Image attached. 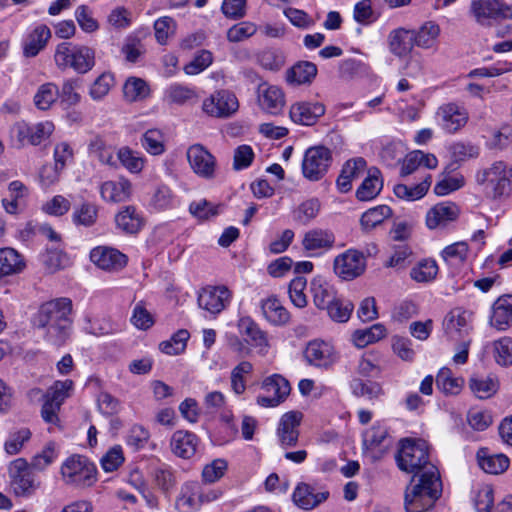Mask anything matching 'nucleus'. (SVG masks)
Masks as SVG:
<instances>
[{
	"mask_svg": "<svg viewBox=\"0 0 512 512\" xmlns=\"http://www.w3.org/2000/svg\"><path fill=\"white\" fill-rule=\"evenodd\" d=\"M398 468L413 474L405 490L407 512H427L442 493V482L437 467L429 460L426 441L402 439L396 454Z\"/></svg>",
	"mask_w": 512,
	"mask_h": 512,
	"instance_id": "1",
	"label": "nucleus"
},
{
	"mask_svg": "<svg viewBox=\"0 0 512 512\" xmlns=\"http://www.w3.org/2000/svg\"><path fill=\"white\" fill-rule=\"evenodd\" d=\"M72 301L69 298H57L44 303L36 316L38 328H45V339L55 345L62 346L70 335L72 320Z\"/></svg>",
	"mask_w": 512,
	"mask_h": 512,
	"instance_id": "2",
	"label": "nucleus"
},
{
	"mask_svg": "<svg viewBox=\"0 0 512 512\" xmlns=\"http://www.w3.org/2000/svg\"><path fill=\"white\" fill-rule=\"evenodd\" d=\"M54 61L60 70L70 68L77 73L85 74L95 65V52L85 45L62 42L56 47Z\"/></svg>",
	"mask_w": 512,
	"mask_h": 512,
	"instance_id": "3",
	"label": "nucleus"
},
{
	"mask_svg": "<svg viewBox=\"0 0 512 512\" xmlns=\"http://www.w3.org/2000/svg\"><path fill=\"white\" fill-rule=\"evenodd\" d=\"M476 181L491 193L493 198L507 197L512 192V168L502 161L476 174Z\"/></svg>",
	"mask_w": 512,
	"mask_h": 512,
	"instance_id": "4",
	"label": "nucleus"
},
{
	"mask_svg": "<svg viewBox=\"0 0 512 512\" xmlns=\"http://www.w3.org/2000/svg\"><path fill=\"white\" fill-rule=\"evenodd\" d=\"M60 474L66 485L76 488H86L96 482L97 470L95 465L86 457L72 455L62 463Z\"/></svg>",
	"mask_w": 512,
	"mask_h": 512,
	"instance_id": "5",
	"label": "nucleus"
},
{
	"mask_svg": "<svg viewBox=\"0 0 512 512\" xmlns=\"http://www.w3.org/2000/svg\"><path fill=\"white\" fill-rule=\"evenodd\" d=\"M10 487L17 497H30L39 488L29 463L24 458L13 460L8 467Z\"/></svg>",
	"mask_w": 512,
	"mask_h": 512,
	"instance_id": "6",
	"label": "nucleus"
},
{
	"mask_svg": "<svg viewBox=\"0 0 512 512\" xmlns=\"http://www.w3.org/2000/svg\"><path fill=\"white\" fill-rule=\"evenodd\" d=\"M332 162L331 151L324 146H314L306 150L302 161V172L310 181L320 180Z\"/></svg>",
	"mask_w": 512,
	"mask_h": 512,
	"instance_id": "7",
	"label": "nucleus"
},
{
	"mask_svg": "<svg viewBox=\"0 0 512 512\" xmlns=\"http://www.w3.org/2000/svg\"><path fill=\"white\" fill-rule=\"evenodd\" d=\"M470 12L481 25H491L492 20L512 19V7L501 0H472Z\"/></svg>",
	"mask_w": 512,
	"mask_h": 512,
	"instance_id": "8",
	"label": "nucleus"
},
{
	"mask_svg": "<svg viewBox=\"0 0 512 512\" xmlns=\"http://www.w3.org/2000/svg\"><path fill=\"white\" fill-rule=\"evenodd\" d=\"M474 313L463 307L451 309L443 320L445 335L454 341L465 339L472 331Z\"/></svg>",
	"mask_w": 512,
	"mask_h": 512,
	"instance_id": "9",
	"label": "nucleus"
},
{
	"mask_svg": "<svg viewBox=\"0 0 512 512\" xmlns=\"http://www.w3.org/2000/svg\"><path fill=\"white\" fill-rule=\"evenodd\" d=\"M333 269L341 279L353 280L364 273L366 269L365 256L358 250L348 249L335 257Z\"/></svg>",
	"mask_w": 512,
	"mask_h": 512,
	"instance_id": "10",
	"label": "nucleus"
},
{
	"mask_svg": "<svg viewBox=\"0 0 512 512\" xmlns=\"http://www.w3.org/2000/svg\"><path fill=\"white\" fill-rule=\"evenodd\" d=\"M239 108L237 97L230 91H216L202 103V110L211 117L228 118Z\"/></svg>",
	"mask_w": 512,
	"mask_h": 512,
	"instance_id": "11",
	"label": "nucleus"
},
{
	"mask_svg": "<svg viewBox=\"0 0 512 512\" xmlns=\"http://www.w3.org/2000/svg\"><path fill=\"white\" fill-rule=\"evenodd\" d=\"M232 294L225 286H206L198 293L199 308L215 316L222 312L230 303Z\"/></svg>",
	"mask_w": 512,
	"mask_h": 512,
	"instance_id": "12",
	"label": "nucleus"
},
{
	"mask_svg": "<svg viewBox=\"0 0 512 512\" xmlns=\"http://www.w3.org/2000/svg\"><path fill=\"white\" fill-rule=\"evenodd\" d=\"M304 357L310 365L328 368L338 360V354L329 342L315 339L310 341L304 351Z\"/></svg>",
	"mask_w": 512,
	"mask_h": 512,
	"instance_id": "13",
	"label": "nucleus"
},
{
	"mask_svg": "<svg viewBox=\"0 0 512 512\" xmlns=\"http://www.w3.org/2000/svg\"><path fill=\"white\" fill-rule=\"evenodd\" d=\"M54 130V125L50 121L40 122L35 125L26 123H17L13 127V133L21 146L31 144L38 145L48 138Z\"/></svg>",
	"mask_w": 512,
	"mask_h": 512,
	"instance_id": "14",
	"label": "nucleus"
},
{
	"mask_svg": "<svg viewBox=\"0 0 512 512\" xmlns=\"http://www.w3.org/2000/svg\"><path fill=\"white\" fill-rule=\"evenodd\" d=\"M187 159L192 170L200 177L212 179L216 168L215 157L202 145L195 144L187 150Z\"/></svg>",
	"mask_w": 512,
	"mask_h": 512,
	"instance_id": "15",
	"label": "nucleus"
},
{
	"mask_svg": "<svg viewBox=\"0 0 512 512\" xmlns=\"http://www.w3.org/2000/svg\"><path fill=\"white\" fill-rule=\"evenodd\" d=\"M329 492L320 489L317 485L305 482L298 483L292 495L294 504L303 510H312L325 502Z\"/></svg>",
	"mask_w": 512,
	"mask_h": 512,
	"instance_id": "16",
	"label": "nucleus"
},
{
	"mask_svg": "<svg viewBox=\"0 0 512 512\" xmlns=\"http://www.w3.org/2000/svg\"><path fill=\"white\" fill-rule=\"evenodd\" d=\"M237 327L246 344L257 349V352L261 355L267 354L269 349L267 335L251 317H241L238 320Z\"/></svg>",
	"mask_w": 512,
	"mask_h": 512,
	"instance_id": "17",
	"label": "nucleus"
},
{
	"mask_svg": "<svg viewBox=\"0 0 512 512\" xmlns=\"http://www.w3.org/2000/svg\"><path fill=\"white\" fill-rule=\"evenodd\" d=\"M91 261L102 270L118 271L124 268L128 258L119 250L108 247L98 246L90 252Z\"/></svg>",
	"mask_w": 512,
	"mask_h": 512,
	"instance_id": "18",
	"label": "nucleus"
},
{
	"mask_svg": "<svg viewBox=\"0 0 512 512\" xmlns=\"http://www.w3.org/2000/svg\"><path fill=\"white\" fill-rule=\"evenodd\" d=\"M325 105L321 102L299 101L291 105V120L299 125H314L325 114Z\"/></svg>",
	"mask_w": 512,
	"mask_h": 512,
	"instance_id": "19",
	"label": "nucleus"
},
{
	"mask_svg": "<svg viewBox=\"0 0 512 512\" xmlns=\"http://www.w3.org/2000/svg\"><path fill=\"white\" fill-rule=\"evenodd\" d=\"M301 420L302 413L299 411H290L281 417L277 427V437L282 448L297 444Z\"/></svg>",
	"mask_w": 512,
	"mask_h": 512,
	"instance_id": "20",
	"label": "nucleus"
},
{
	"mask_svg": "<svg viewBox=\"0 0 512 512\" xmlns=\"http://www.w3.org/2000/svg\"><path fill=\"white\" fill-rule=\"evenodd\" d=\"M441 127L447 133H455L468 121V112L455 103L442 105L437 112Z\"/></svg>",
	"mask_w": 512,
	"mask_h": 512,
	"instance_id": "21",
	"label": "nucleus"
},
{
	"mask_svg": "<svg viewBox=\"0 0 512 512\" xmlns=\"http://www.w3.org/2000/svg\"><path fill=\"white\" fill-rule=\"evenodd\" d=\"M458 207L451 202H442L433 206L426 215V225L429 229L446 227L458 217Z\"/></svg>",
	"mask_w": 512,
	"mask_h": 512,
	"instance_id": "22",
	"label": "nucleus"
},
{
	"mask_svg": "<svg viewBox=\"0 0 512 512\" xmlns=\"http://www.w3.org/2000/svg\"><path fill=\"white\" fill-rule=\"evenodd\" d=\"M490 324L503 331L512 325V294L498 297L492 305Z\"/></svg>",
	"mask_w": 512,
	"mask_h": 512,
	"instance_id": "23",
	"label": "nucleus"
},
{
	"mask_svg": "<svg viewBox=\"0 0 512 512\" xmlns=\"http://www.w3.org/2000/svg\"><path fill=\"white\" fill-rule=\"evenodd\" d=\"M198 437L189 431L177 430L170 441L172 452L183 459H190L197 451Z\"/></svg>",
	"mask_w": 512,
	"mask_h": 512,
	"instance_id": "24",
	"label": "nucleus"
},
{
	"mask_svg": "<svg viewBox=\"0 0 512 512\" xmlns=\"http://www.w3.org/2000/svg\"><path fill=\"white\" fill-rule=\"evenodd\" d=\"M199 99V95L194 87L173 83L169 85L163 95V100L168 105H191L195 104Z\"/></svg>",
	"mask_w": 512,
	"mask_h": 512,
	"instance_id": "25",
	"label": "nucleus"
},
{
	"mask_svg": "<svg viewBox=\"0 0 512 512\" xmlns=\"http://www.w3.org/2000/svg\"><path fill=\"white\" fill-rule=\"evenodd\" d=\"M258 101L264 111L275 115L282 111L285 105V95L278 86L261 85Z\"/></svg>",
	"mask_w": 512,
	"mask_h": 512,
	"instance_id": "26",
	"label": "nucleus"
},
{
	"mask_svg": "<svg viewBox=\"0 0 512 512\" xmlns=\"http://www.w3.org/2000/svg\"><path fill=\"white\" fill-rule=\"evenodd\" d=\"M367 163L364 158L358 157L348 160L337 178V187L340 192L347 193L352 188L353 179L358 178L366 169Z\"/></svg>",
	"mask_w": 512,
	"mask_h": 512,
	"instance_id": "27",
	"label": "nucleus"
},
{
	"mask_svg": "<svg viewBox=\"0 0 512 512\" xmlns=\"http://www.w3.org/2000/svg\"><path fill=\"white\" fill-rule=\"evenodd\" d=\"M334 243V234L323 229L309 230L302 240V246L307 251H327L334 246Z\"/></svg>",
	"mask_w": 512,
	"mask_h": 512,
	"instance_id": "28",
	"label": "nucleus"
},
{
	"mask_svg": "<svg viewBox=\"0 0 512 512\" xmlns=\"http://www.w3.org/2000/svg\"><path fill=\"white\" fill-rule=\"evenodd\" d=\"M264 318L272 325H285L290 319V314L275 296H269L260 303Z\"/></svg>",
	"mask_w": 512,
	"mask_h": 512,
	"instance_id": "29",
	"label": "nucleus"
},
{
	"mask_svg": "<svg viewBox=\"0 0 512 512\" xmlns=\"http://www.w3.org/2000/svg\"><path fill=\"white\" fill-rule=\"evenodd\" d=\"M477 461L481 469L489 474H501L509 467V458L504 454H491L487 448L477 452Z\"/></svg>",
	"mask_w": 512,
	"mask_h": 512,
	"instance_id": "30",
	"label": "nucleus"
},
{
	"mask_svg": "<svg viewBox=\"0 0 512 512\" xmlns=\"http://www.w3.org/2000/svg\"><path fill=\"white\" fill-rule=\"evenodd\" d=\"M317 75V67L309 61H299L286 71L289 85L299 86L310 84Z\"/></svg>",
	"mask_w": 512,
	"mask_h": 512,
	"instance_id": "31",
	"label": "nucleus"
},
{
	"mask_svg": "<svg viewBox=\"0 0 512 512\" xmlns=\"http://www.w3.org/2000/svg\"><path fill=\"white\" fill-rule=\"evenodd\" d=\"M414 45V32L410 30L398 28L389 34V48L395 56L404 57L408 55Z\"/></svg>",
	"mask_w": 512,
	"mask_h": 512,
	"instance_id": "32",
	"label": "nucleus"
},
{
	"mask_svg": "<svg viewBox=\"0 0 512 512\" xmlns=\"http://www.w3.org/2000/svg\"><path fill=\"white\" fill-rule=\"evenodd\" d=\"M383 188L381 172L378 168L372 167L368 170L367 177L363 180L356 191V197L360 201L374 199Z\"/></svg>",
	"mask_w": 512,
	"mask_h": 512,
	"instance_id": "33",
	"label": "nucleus"
},
{
	"mask_svg": "<svg viewBox=\"0 0 512 512\" xmlns=\"http://www.w3.org/2000/svg\"><path fill=\"white\" fill-rule=\"evenodd\" d=\"M24 268V258L15 249L9 247L0 249V280L21 273Z\"/></svg>",
	"mask_w": 512,
	"mask_h": 512,
	"instance_id": "34",
	"label": "nucleus"
},
{
	"mask_svg": "<svg viewBox=\"0 0 512 512\" xmlns=\"http://www.w3.org/2000/svg\"><path fill=\"white\" fill-rule=\"evenodd\" d=\"M118 229L127 234H136L143 226V218L134 206H126L115 216Z\"/></svg>",
	"mask_w": 512,
	"mask_h": 512,
	"instance_id": "35",
	"label": "nucleus"
},
{
	"mask_svg": "<svg viewBox=\"0 0 512 512\" xmlns=\"http://www.w3.org/2000/svg\"><path fill=\"white\" fill-rule=\"evenodd\" d=\"M51 37L46 25L37 26L25 39L23 53L26 57H35L47 44Z\"/></svg>",
	"mask_w": 512,
	"mask_h": 512,
	"instance_id": "36",
	"label": "nucleus"
},
{
	"mask_svg": "<svg viewBox=\"0 0 512 512\" xmlns=\"http://www.w3.org/2000/svg\"><path fill=\"white\" fill-rule=\"evenodd\" d=\"M313 302L319 309H326L336 298L335 289L321 277H315L311 281Z\"/></svg>",
	"mask_w": 512,
	"mask_h": 512,
	"instance_id": "37",
	"label": "nucleus"
},
{
	"mask_svg": "<svg viewBox=\"0 0 512 512\" xmlns=\"http://www.w3.org/2000/svg\"><path fill=\"white\" fill-rule=\"evenodd\" d=\"M131 192V184L128 180L106 181L100 187V193L104 200L110 202H122L128 199Z\"/></svg>",
	"mask_w": 512,
	"mask_h": 512,
	"instance_id": "38",
	"label": "nucleus"
},
{
	"mask_svg": "<svg viewBox=\"0 0 512 512\" xmlns=\"http://www.w3.org/2000/svg\"><path fill=\"white\" fill-rule=\"evenodd\" d=\"M201 506L198 483H186L182 488L180 496L176 500V508L180 512H195L199 510Z\"/></svg>",
	"mask_w": 512,
	"mask_h": 512,
	"instance_id": "39",
	"label": "nucleus"
},
{
	"mask_svg": "<svg viewBox=\"0 0 512 512\" xmlns=\"http://www.w3.org/2000/svg\"><path fill=\"white\" fill-rule=\"evenodd\" d=\"M148 83L139 77H129L123 85V96L127 102H139L150 96Z\"/></svg>",
	"mask_w": 512,
	"mask_h": 512,
	"instance_id": "40",
	"label": "nucleus"
},
{
	"mask_svg": "<svg viewBox=\"0 0 512 512\" xmlns=\"http://www.w3.org/2000/svg\"><path fill=\"white\" fill-rule=\"evenodd\" d=\"M499 384L495 377L473 375L469 380V388L479 399L492 397L498 390Z\"/></svg>",
	"mask_w": 512,
	"mask_h": 512,
	"instance_id": "41",
	"label": "nucleus"
},
{
	"mask_svg": "<svg viewBox=\"0 0 512 512\" xmlns=\"http://www.w3.org/2000/svg\"><path fill=\"white\" fill-rule=\"evenodd\" d=\"M387 334L384 325L377 323L365 329H358L352 334V340L355 346L359 348L366 347L383 339Z\"/></svg>",
	"mask_w": 512,
	"mask_h": 512,
	"instance_id": "42",
	"label": "nucleus"
},
{
	"mask_svg": "<svg viewBox=\"0 0 512 512\" xmlns=\"http://www.w3.org/2000/svg\"><path fill=\"white\" fill-rule=\"evenodd\" d=\"M469 255V246L465 241H458L446 246L440 253L443 261L453 267L464 264Z\"/></svg>",
	"mask_w": 512,
	"mask_h": 512,
	"instance_id": "43",
	"label": "nucleus"
},
{
	"mask_svg": "<svg viewBox=\"0 0 512 512\" xmlns=\"http://www.w3.org/2000/svg\"><path fill=\"white\" fill-rule=\"evenodd\" d=\"M432 177L427 175L422 182L414 186L397 184L394 187V194L399 199L415 201L421 199L428 192Z\"/></svg>",
	"mask_w": 512,
	"mask_h": 512,
	"instance_id": "44",
	"label": "nucleus"
},
{
	"mask_svg": "<svg viewBox=\"0 0 512 512\" xmlns=\"http://www.w3.org/2000/svg\"><path fill=\"white\" fill-rule=\"evenodd\" d=\"M392 215V210L387 205H379L368 209L361 216L360 223L362 229L370 231Z\"/></svg>",
	"mask_w": 512,
	"mask_h": 512,
	"instance_id": "45",
	"label": "nucleus"
},
{
	"mask_svg": "<svg viewBox=\"0 0 512 512\" xmlns=\"http://www.w3.org/2000/svg\"><path fill=\"white\" fill-rule=\"evenodd\" d=\"M59 88L56 84L48 82L39 86L34 95V104L39 110H48L58 99Z\"/></svg>",
	"mask_w": 512,
	"mask_h": 512,
	"instance_id": "46",
	"label": "nucleus"
},
{
	"mask_svg": "<svg viewBox=\"0 0 512 512\" xmlns=\"http://www.w3.org/2000/svg\"><path fill=\"white\" fill-rule=\"evenodd\" d=\"M262 389L273 397H280L284 401L290 394L291 387L289 382L279 374H273L264 379Z\"/></svg>",
	"mask_w": 512,
	"mask_h": 512,
	"instance_id": "47",
	"label": "nucleus"
},
{
	"mask_svg": "<svg viewBox=\"0 0 512 512\" xmlns=\"http://www.w3.org/2000/svg\"><path fill=\"white\" fill-rule=\"evenodd\" d=\"M436 385L445 394L457 395L464 385V379L454 377L449 368H442L436 377Z\"/></svg>",
	"mask_w": 512,
	"mask_h": 512,
	"instance_id": "48",
	"label": "nucleus"
},
{
	"mask_svg": "<svg viewBox=\"0 0 512 512\" xmlns=\"http://www.w3.org/2000/svg\"><path fill=\"white\" fill-rule=\"evenodd\" d=\"M117 159L131 173H140L145 165V159L140 153L126 146L118 150Z\"/></svg>",
	"mask_w": 512,
	"mask_h": 512,
	"instance_id": "49",
	"label": "nucleus"
},
{
	"mask_svg": "<svg viewBox=\"0 0 512 512\" xmlns=\"http://www.w3.org/2000/svg\"><path fill=\"white\" fill-rule=\"evenodd\" d=\"M439 34V26L432 21H428L420 27L416 34L414 33L415 45L422 48H431L435 44Z\"/></svg>",
	"mask_w": 512,
	"mask_h": 512,
	"instance_id": "50",
	"label": "nucleus"
},
{
	"mask_svg": "<svg viewBox=\"0 0 512 512\" xmlns=\"http://www.w3.org/2000/svg\"><path fill=\"white\" fill-rule=\"evenodd\" d=\"M319 211L320 202L316 198H311L302 202L293 211V219L302 225H306L318 215Z\"/></svg>",
	"mask_w": 512,
	"mask_h": 512,
	"instance_id": "51",
	"label": "nucleus"
},
{
	"mask_svg": "<svg viewBox=\"0 0 512 512\" xmlns=\"http://www.w3.org/2000/svg\"><path fill=\"white\" fill-rule=\"evenodd\" d=\"M141 144L151 155H161L165 151L164 135L158 129L147 130L141 138Z\"/></svg>",
	"mask_w": 512,
	"mask_h": 512,
	"instance_id": "52",
	"label": "nucleus"
},
{
	"mask_svg": "<svg viewBox=\"0 0 512 512\" xmlns=\"http://www.w3.org/2000/svg\"><path fill=\"white\" fill-rule=\"evenodd\" d=\"M352 393L357 397H366L370 400L378 398L383 391L379 383L373 381H363L355 378L350 383Z\"/></svg>",
	"mask_w": 512,
	"mask_h": 512,
	"instance_id": "53",
	"label": "nucleus"
},
{
	"mask_svg": "<svg viewBox=\"0 0 512 512\" xmlns=\"http://www.w3.org/2000/svg\"><path fill=\"white\" fill-rule=\"evenodd\" d=\"M97 216V206L90 202H84L79 207L74 208L72 219L76 225L89 227L96 222Z\"/></svg>",
	"mask_w": 512,
	"mask_h": 512,
	"instance_id": "54",
	"label": "nucleus"
},
{
	"mask_svg": "<svg viewBox=\"0 0 512 512\" xmlns=\"http://www.w3.org/2000/svg\"><path fill=\"white\" fill-rule=\"evenodd\" d=\"M115 84L113 74L104 72L98 76L89 89L90 97L95 101L102 100Z\"/></svg>",
	"mask_w": 512,
	"mask_h": 512,
	"instance_id": "55",
	"label": "nucleus"
},
{
	"mask_svg": "<svg viewBox=\"0 0 512 512\" xmlns=\"http://www.w3.org/2000/svg\"><path fill=\"white\" fill-rule=\"evenodd\" d=\"M437 273L438 265L436 261L425 259L411 269L410 276L416 282H429L436 277Z\"/></svg>",
	"mask_w": 512,
	"mask_h": 512,
	"instance_id": "56",
	"label": "nucleus"
},
{
	"mask_svg": "<svg viewBox=\"0 0 512 512\" xmlns=\"http://www.w3.org/2000/svg\"><path fill=\"white\" fill-rule=\"evenodd\" d=\"M353 309L352 302L337 297L325 310L333 321L344 323L349 320Z\"/></svg>",
	"mask_w": 512,
	"mask_h": 512,
	"instance_id": "57",
	"label": "nucleus"
},
{
	"mask_svg": "<svg viewBox=\"0 0 512 512\" xmlns=\"http://www.w3.org/2000/svg\"><path fill=\"white\" fill-rule=\"evenodd\" d=\"M190 337L187 330L181 329L177 331L170 340L160 343V350L168 355H178L186 348V343Z\"/></svg>",
	"mask_w": 512,
	"mask_h": 512,
	"instance_id": "58",
	"label": "nucleus"
},
{
	"mask_svg": "<svg viewBox=\"0 0 512 512\" xmlns=\"http://www.w3.org/2000/svg\"><path fill=\"white\" fill-rule=\"evenodd\" d=\"M150 206L156 211H164L174 206V194L167 185H159L152 195Z\"/></svg>",
	"mask_w": 512,
	"mask_h": 512,
	"instance_id": "59",
	"label": "nucleus"
},
{
	"mask_svg": "<svg viewBox=\"0 0 512 512\" xmlns=\"http://www.w3.org/2000/svg\"><path fill=\"white\" fill-rule=\"evenodd\" d=\"M257 32V25L250 21L239 22L227 31V39L230 42L238 43L244 41Z\"/></svg>",
	"mask_w": 512,
	"mask_h": 512,
	"instance_id": "60",
	"label": "nucleus"
},
{
	"mask_svg": "<svg viewBox=\"0 0 512 512\" xmlns=\"http://www.w3.org/2000/svg\"><path fill=\"white\" fill-rule=\"evenodd\" d=\"M58 453L56 451L55 443H47L40 453H37L33 458L29 466L37 471H43L57 458Z\"/></svg>",
	"mask_w": 512,
	"mask_h": 512,
	"instance_id": "61",
	"label": "nucleus"
},
{
	"mask_svg": "<svg viewBox=\"0 0 512 512\" xmlns=\"http://www.w3.org/2000/svg\"><path fill=\"white\" fill-rule=\"evenodd\" d=\"M259 63L265 69H268L271 71H277L284 66L285 55L279 49L270 48V49L264 50L259 55Z\"/></svg>",
	"mask_w": 512,
	"mask_h": 512,
	"instance_id": "62",
	"label": "nucleus"
},
{
	"mask_svg": "<svg viewBox=\"0 0 512 512\" xmlns=\"http://www.w3.org/2000/svg\"><path fill=\"white\" fill-rule=\"evenodd\" d=\"M227 467L226 460L221 458L213 460L203 468L202 481L210 484L220 480L224 476Z\"/></svg>",
	"mask_w": 512,
	"mask_h": 512,
	"instance_id": "63",
	"label": "nucleus"
},
{
	"mask_svg": "<svg viewBox=\"0 0 512 512\" xmlns=\"http://www.w3.org/2000/svg\"><path fill=\"white\" fill-rule=\"evenodd\" d=\"M496 362L502 366L512 364V338L502 337L493 344Z\"/></svg>",
	"mask_w": 512,
	"mask_h": 512,
	"instance_id": "64",
	"label": "nucleus"
}]
</instances>
